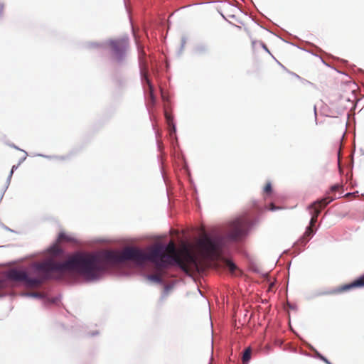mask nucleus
I'll return each mask as SVG.
<instances>
[{"label": "nucleus", "instance_id": "25", "mask_svg": "<svg viewBox=\"0 0 364 364\" xmlns=\"http://www.w3.org/2000/svg\"><path fill=\"white\" fill-rule=\"evenodd\" d=\"M4 12V6L0 4V16L3 14Z\"/></svg>", "mask_w": 364, "mask_h": 364}, {"label": "nucleus", "instance_id": "26", "mask_svg": "<svg viewBox=\"0 0 364 364\" xmlns=\"http://www.w3.org/2000/svg\"><path fill=\"white\" fill-rule=\"evenodd\" d=\"M100 274H92V282L97 279Z\"/></svg>", "mask_w": 364, "mask_h": 364}, {"label": "nucleus", "instance_id": "20", "mask_svg": "<svg viewBox=\"0 0 364 364\" xmlns=\"http://www.w3.org/2000/svg\"><path fill=\"white\" fill-rule=\"evenodd\" d=\"M92 273H95V257L94 255V254L92 253Z\"/></svg>", "mask_w": 364, "mask_h": 364}, {"label": "nucleus", "instance_id": "5", "mask_svg": "<svg viewBox=\"0 0 364 364\" xmlns=\"http://www.w3.org/2000/svg\"><path fill=\"white\" fill-rule=\"evenodd\" d=\"M73 242L75 238L64 232L59 233L57 240L44 251L45 256L61 257L64 255V250L60 246L62 242Z\"/></svg>", "mask_w": 364, "mask_h": 364}, {"label": "nucleus", "instance_id": "3", "mask_svg": "<svg viewBox=\"0 0 364 364\" xmlns=\"http://www.w3.org/2000/svg\"><path fill=\"white\" fill-rule=\"evenodd\" d=\"M50 279L60 282V274H0V291L14 287L37 289Z\"/></svg>", "mask_w": 364, "mask_h": 364}, {"label": "nucleus", "instance_id": "1", "mask_svg": "<svg viewBox=\"0 0 364 364\" xmlns=\"http://www.w3.org/2000/svg\"><path fill=\"white\" fill-rule=\"evenodd\" d=\"M104 260L112 266H119L132 262L136 265H143L149 262L159 269L176 263L184 271L190 273L189 266H198V256L195 250L186 244L177 250L173 240L166 248L156 245L147 251L139 248L127 247L122 251H107L103 255Z\"/></svg>", "mask_w": 364, "mask_h": 364}, {"label": "nucleus", "instance_id": "15", "mask_svg": "<svg viewBox=\"0 0 364 364\" xmlns=\"http://www.w3.org/2000/svg\"><path fill=\"white\" fill-rule=\"evenodd\" d=\"M26 295L36 298H42L43 296V294L39 292L27 293Z\"/></svg>", "mask_w": 364, "mask_h": 364}, {"label": "nucleus", "instance_id": "16", "mask_svg": "<svg viewBox=\"0 0 364 364\" xmlns=\"http://www.w3.org/2000/svg\"><path fill=\"white\" fill-rule=\"evenodd\" d=\"M341 188V186L339 184H335L331 187V189L328 193H330V194L334 193L338 191Z\"/></svg>", "mask_w": 364, "mask_h": 364}, {"label": "nucleus", "instance_id": "28", "mask_svg": "<svg viewBox=\"0 0 364 364\" xmlns=\"http://www.w3.org/2000/svg\"><path fill=\"white\" fill-rule=\"evenodd\" d=\"M165 300V296H162L161 298H160V301L163 302Z\"/></svg>", "mask_w": 364, "mask_h": 364}, {"label": "nucleus", "instance_id": "4", "mask_svg": "<svg viewBox=\"0 0 364 364\" xmlns=\"http://www.w3.org/2000/svg\"><path fill=\"white\" fill-rule=\"evenodd\" d=\"M221 246V238H210L205 234L197 242V252L200 257L213 260L220 257Z\"/></svg>", "mask_w": 364, "mask_h": 364}, {"label": "nucleus", "instance_id": "30", "mask_svg": "<svg viewBox=\"0 0 364 364\" xmlns=\"http://www.w3.org/2000/svg\"><path fill=\"white\" fill-rule=\"evenodd\" d=\"M210 364H211V363H210Z\"/></svg>", "mask_w": 364, "mask_h": 364}, {"label": "nucleus", "instance_id": "6", "mask_svg": "<svg viewBox=\"0 0 364 364\" xmlns=\"http://www.w3.org/2000/svg\"><path fill=\"white\" fill-rule=\"evenodd\" d=\"M129 42L127 39L120 38L112 40L109 42L112 57L117 63H121L124 59Z\"/></svg>", "mask_w": 364, "mask_h": 364}, {"label": "nucleus", "instance_id": "17", "mask_svg": "<svg viewBox=\"0 0 364 364\" xmlns=\"http://www.w3.org/2000/svg\"><path fill=\"white\" fill-rule=\"evenodd\" d=\"M0 273H11V268L0 265Z\"/></svg>", "mask_w": 364, "mask_h": 364}, {"label": "nucleus", "instance_id": "8", "mask_svg": "<svg viewBox=\"0 0 364 364\" xmlns=\"http://www.w3.org/2000/svg\"><path fill=\"white\" fill-rule=\"evenodd\" d=\"M145 53L144 50H141L139 53V64L141 69V75L142 81H145L148 88L150 96L153 98L154 95V86L152 85L149 77H148V63L146 60L145 59Z\"/></svg>", "mask_w": 364, "mask_h": 364}, {"label": "nucleus", "instance_id": "10", "mask_svg": "<svg viewBox=\"0 0 364 364\" xmlns=\"http://www.w3.org/2000/svg\"><path fill=\"white\" fill-rule=\"evenodd\" d=\"M336 199L335 197L330 196V193H327L326 197L317 200L309 206V209L311 208H321V210L324 208L328 203Z\"/></svg>", "mask_w": 364, "mask_h": 364}, {"label": "nucleus", "instance_id": "12", "mask_svg": "<svg viewBox=\"0 0 364 364\" xmlns=\"http://www.w3.org/2000/svg\"><path fill=\"white\" fill-rule=\"evenodd\" d=\"M146 279L154 283H161L163 282V276L164 274H146Z\"/></svg>", "mask_w": 364, "mask_h": 364}, {"label": "nucleus", "instance_id": "7", "mask_svg": "<svg viewBox=\"0 0 364 364\" xmlns=\"http://www.w3.org/2000/svg\"><path fill=\"white\" fill-rule=\"evenodd\" d=\"M246 224L244 220L237 219L232 221L229 227L228 237L232 240L241 239L245 233Z\"/></svg>", "mask_w": 364, "mask_h": 364}, {"label": "nucleus", "instance_id": "11", "mask_svg": "<svg viewBox=\"0 0 364 364\" xmlns=\"http://www.w3.org/2000/svg\"><path fill=\"white\" fill-rule=\"evenodd\" d=\"M362 287H364V276L358 278V279L353 281V282H351L350 284H345V285H343V286L338 287V289H336L335 291V292L340 293V292H343V291L349 290L353 288Z\"/></svg>", "mask_w": 364, "mask_h": 364}, {"label": "nucleus", "instance_id": "13", "mask_svg": "<svg viewBox=\"0 0 364 364\" xmlns=\"http://www.w3.org/2000/svg\"><path fill=\"white\" fill-rule=\"evenodd\" d=\"M251 353H252V350L250 348H247L245 349V350L243 353L242 358V362L244 363L249 362V360L251 358Z\"/></svg>", "mask_w": 364, "mask_h": 364}, {"label": "nucleus", "instance_id": "22", "mask_svg": "<svg viewBox=\"0 0 364 364\" xmlns=\"http://www.w3.org/2000/svg\"><path fill=\"white\" fill-rule=\"evenodd\" d=\"M318 357L327 364H331L325 357L319 355Z\"/></svg>", "mask_w": 364, "mask_h": 364}, {"label": "nucleus", "instance_id": "27", "mask_svg": "<svg viewBox=\"0 0 364 364\" xmlns=\"http://www.w3.org/2000/svg\"><path fill=\"white\" fill-rule=\"evenodd\" d=\"M277 208H275V206L273 205V204H271V210H276Z\"/></svg>", "mask_w": 364, "mask_h": 364}, {"label": "nucleus", "instance_id": "24", "mask_svg": "<svg viewBox=\"0 0 364 364\" xmlns=\"http://www.w3.org/2000/svg\"><path fill=\"white\" fill-rule=\"evenodd\" d=\"M172 288V287L169 286V285H166L165 286V291L167 293Z\"/></svg>", "mask_w": 364, "mask_h": 364}, {"label": "nucleus", "instance_id": "23", "mask_svg": "<svg viewBox=\"0 0 364 364\" xmlns=\"http://www.w3.org/2000/svg\"><path fill=\"white\" fill-rule=\"evenodd\" d=\"M102 45L99 43H92V48H100Z\"/></svg>", "mask_w": 364, "mask_h": 364}, {"label": "nucleus", "instance_id": "2", "mask_svg": "<svg viewBox=\"0 0 364 364\" xmlns=\"http://www.w3.org/2000/svg\"><path fill=\"white\" fill-rule=\"evenodd\" d=\"M63 256H46L45 259L36 262L34 267L43 273L76 271L83 268L87 269L85 273H91V256L77 252L67 255L64 260H59Z\"/></svg>", "mask_w": 364, "mask_h": 364}, {"label": "nucleus", "instance_id": "9", "mask_svg": "<svg viewBox=\"0 0 364 364\" xmlns=\"http://www.w3.org/2000/svg\"><path fill=\"white\" fill-rule=\"evenodd\" d=\"M311 211V218L310 220V225L306 228V232H304L302 237L300 238L299 242L305 245L309 240L310 237L313 235V226L315 225V223L317 222L318 217L319 214L321 213V208H311L309 209Z\"/></svg>", "mask_w": 364, "mask_h": 364}, {"label": "nucleus", "instance_id": "19", "mask_svg": "<svg viewBox=\"0 0 364 364\" xmlns=\"http://www.w3.org/2000/svg\"><path fill=\"white\" fill-rule=\"evenodd\" d=\"M264 191L267 193H270L272 191V186L271 183H268L265 185L264 188Z\"/></svg>", "mask_w": 364, "mask_h": 364}, {"label": "nucleus", "instance_id": "14", "mask_svg": "<svg viewBox=\"0 0 364 364\" xmlns=\"http://www.w3.org/2000/svg\"><path fill=\"white\" fill-rule=\"evenodd\" d=\"M165 117H166V122H167L168 126L170 127H171V129H173V132H175L176 128H175V126H174L173 122V117H172V116L170 114L166 112L165 113Z\"/></svg>", "mask_w": 364, "mask_h": 364}, {"label": "nucleus", "instance_id": "21", "mask_svg": "<svg viewBox=\"0 0 364 364\" xmlns=\"http://www.w3.org/2000/svg\"><path fill=\"white\" fill-rule=\"evenodd\" d=\"M274 287V282H271L269 285L268 290L269 291H273Z\"/></svg>", "mask_w": 364, "mask_h": 364}, {"label": "nucleus", "instance_id": "29", "mask_svg": "<svg viewBox=\"0 0 364 364\" xmlns=\"http://www.w3.org/2000/svg\"><path fill=\"white\" fill-rule=\"evenodd\" d=\"M188 276H190V277L193 276V274H188Z\"/></svg>", "mask_w": 364, "mask_h": 364}, {"label": "nucleus", "instance_id": "18", "mask_svg": "<svg viewBox=\"0 0 364 364\" xmlns=\"http://www.w3.org/2000/svg\"><path fill=\"white\" fill-rule=\"evenodd\" d=\"M227 266L231 272H233L236 269V266L230 261H226Z\"/></svg>", "mask_w": 364, "mask_h": 364}]
</instances>
